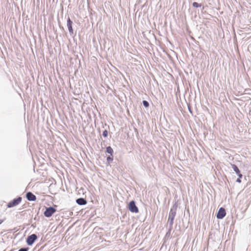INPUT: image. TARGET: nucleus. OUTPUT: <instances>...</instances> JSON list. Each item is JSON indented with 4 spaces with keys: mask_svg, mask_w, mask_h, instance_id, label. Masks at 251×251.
<instances>
[{
    "mask_svg": "<svg viewBox=\"0 0 251 251\" xmlns=\"http://www.w3.org/2000/svg\"><path fill=\"white\" fill-rule=\"evenodd\" d=\"M174 220L173 219L168 218V223L169 225V231H171L173 228V225L174 224Z\"/></svg>",
    "mask_w": 251,
    "mask_h": 251,
    "instance_id": "9d476101",
    "label": "nucleus"
},
{
    "mask_svg": "<svg viewBox=\"0 0 251 251\" xmlns=\"http://www.w3.org/2000/svg\"><path fill=\"white\" fill-rule=\"evenodd\" d=\"M237 175L238 176V178H241L243 177V175L239 172V174H237Z\"/></svg>",
    "mask_w": 251,
    "mask_h": 251,
    "instance_id": "6ab92c4d",
    "label": "nucleus"
},
{
    "mask_svg": "<svg viewBox=\"0 0 251 251\" xmlns=\"http://www.w3.org/2000/svg\"><path fill=\"white\" fill-rule=\"evenodd\" d=\"M128 208L129 210L132 213H137L139 212L138 208L134 201H132L129 202Z\"/></svg>",
    "mask_w": 251,
    "mask_h": 251,
    "instance_id": "f03ea898",
    "label": "nucleus"
},
{
    "mask_svg": "<svg viewBox=\"0 0 251 251\" xmlns=\"http://www.w3.org/2000/svg\"><path fill=\"white\" fill-rule=\"evenodd\" d=\"M231 166L232 168L233 169V170H234V171L235 172V173L236 174H239V172H240V171L239 170V168L236 165L231 164Z\"/></svg>",
    "mask_w": 251,
    "mask_h": 251,
    "instance_id": "9b49d317",
    "label": "nucleus"
},
{
    "mask_svg": "<svg viewBox=\"0 0 251 251\" xmlns=\"http://www.w3.org/2000/svg\"><path fill=\"white\" fill-rule=\"evenodd\" d=\"M76 202L79 205H84L87 203V201L84 198H80L76 200Z\"/></svg>",
    "mask_w": 251,
    "mask_h": 251,
    "instance_id": "1a4fd4ad",
    "label": "nucleus"
},
{
    "mask_svg": "<svg viewBox=\"0 0 251 251\" xmlns=\"http://www.w3.org/2000/svg\"><path fill=\"white\" fill-rule=\"evenodd\" d=\"M29 248L28 247H24L20 249L18 251H28Z\"/></svg>",
    "mask_w": 251,
    "mask_h": 251,
    "instance_id": "2eb2a0df",
    "label": "nucleus"
},
{
    "mask_svg": "<svg viewBox=\"0 0 251 251\" xmlns=\"http://www.w3.org/2000/svg\"><path fill=\"white\" fill-rule=\"evenodd\" d=\"M56 209L55 208L52 206H50L46 208L44 214L45 217L49 218L53 214V213L56 212Z\"/></svg>",
    "mask_w": 251,
    "mask_h": 251,
    "instance_id": "7ed1b4c3",
    "label": "nucleus"
},
{
    "mask_svg": "<svg viewBox=\"0 0 251 251\" xmlns=\"http://www.w3.org/2000/svg\"><path fill=\"white\" fill-rule=\"evenodd\" d=\"M188 110L190 112V113H192V111L191 110V106L189 104H188Z\"/></svg>",
    "mask_w": 251,
    "mask_h": 251,
    "instance_id": "a211bd4d",
    "label": "nucleus"
},
{
    "mask_svg": "<svg viewBox=\"0 0 251 251\" xmlns=\"http://www.w3.org/2000/svg\"><path fill=\"white\" fill-rule=\"evenodd\" d=\"M26 198L29 201H34L36 200V197L31 192H28L26 194Z\"/></svg>",
    "mask_w": 251,
    "mask_h": 251,
    "instance_id": "6e6552de",
    "label": "nucleus"
},
{
    "mask_svg": "<svg viewBox=\"0 0 251 251\" xmlns=\"http://www.w3.org/2000/svg\"><path fill=\"white\" fill-rule=\"evenodd\" d=\"M106 151L110 154L111 156H113V150L110 146H108L106 148Z\"/></svg>",
    "mask_w": 251,
    "mask_h": 251,
    "instance_id": "f8f14e48",
    "label": "nucleus"
},
{
    "mask_svg": "<svg viewBox=\"0 0 251 251\" xmlns=\"http://www.w3.org/2000/svg\"><path fill=\"white\" fill-rule=\"evenodd\" d=\"M238 183H241V178H238L237 179H236V181Z\"/></svg>",
    "mask_w": 251,
    "mask_h": 251,
    "instance_id": "aec40b11",
    "label": "nucleus"
},
{
    "mask_svg": "<svg viewBox=\"0 0 251 251\" xmlns=\"http://www.w3.org/2000/svg\"><path fill=\"white\" fill-rule=\"evenodd\" d=\"M177 208V204L176 202H175V203L173 205L172 207L170 209L168 218L173 219H175V217L176 215Z\"/></svg>",
    "mask_w": 251,
    "mask_h": 251,
    "instance_id": "39448f33",
    "label": "nucleus"
},
{
    "mask_svg": "<svg viewBox=\"0 0 251 251\" xmlns=\"http://www.w3.org/2000/svg\"><path fill=\"white\" fill-rule=\"evenodd\" d=\"M37 236L35 234H32L27 236L26 242L28 246H32L34 242L37 240Z\"/></svg>",
    "mask_w": 251,
    "mask_h": 251,
    "instance_id": "20e7f679",
    "label": "nucleus"
},
{
    "mask_svg": "<svg viewBox=\"0 0 251 251\" xmlns=\"http://www.w3.org/2000/svg\"><path fill=\"white\" fill-rule=\"evenodd\" d=\"M142 103H143V106L146 108L148 107L150 105L149 102L147 100H143L142 101Z\"/></svg>",
    "mask_w": 251,
    "mask_h": 251,
    "instance_id": "4468645a",
    "label": "nucleus"
},
{
    "mask_svg": "<svg viewBox=\"0 0 251 251\" xmlns=\"http://www.w3.org/2000/svg\"><path fill=\"white\" fill-rule=\"evenodd\" d=\"M3 222V220H0V225Z\"/></svg>",
    "mask_w": 251,
    "mask_h": 251,
    "instance_id": "412c9836",
    "label": "nucleus"
},
{
    "mask_svg": "<svg viewBox=\"0 0 251 251\" xmlns=\"http://www.w3.org/2000/svg\"><path fill=\"white\" fill-rule=\"evenodd\" d=\"M192 5L194 7H196V8H198V7H201V4H200V3H199L197 2H194L193 3H192Z\"/></svg>",
    "mask_w": 251,
    "mask_h": 251,
    "instance_id": "ddd939ff",
    "label": "nucleus"
},
{
    "mask_svg": "<svg viewBox=\"0 0 251 251\" xmlns=\"http://www.w3.org/2000/svg\"><path fill=\"white\" fill-rule=\"evenodd\" d=\"M106 160L109 162L112 161L113 160V156H107Z\"/></svg>",
    "mask_w": 251,
    "mask_h": 251,
    "instance_id": "f3484780",
    "label": "nucleus"
},
{
    "mask_svg": "<svg viewBox=\"0 0 251 251\" xmlns=\"http://www.w3.org/2000/svg\"><path fill=\"white\" fill-rule=\"evenodd\" d=\"M72 24H73V22L71 21L70 18L69 17H68L67 19V25L69 33L71 35H72L74 34V31H73V29L72 27Z\"/></svg>",
    "mask_w": 251,
    "mask_h": 251,
    "instance_id": "0eeeda50",
    "label": "nucleus"
},
{
    "mask_svg": "<svg viewBox=\"0 0 251 251\" xmlns=\"http://www.w3.org/2000/svg\"><path fill=\"white\" fill-rule=\"evenodd\" d=\"M22 200V198L21 197H19L17 198L13 199L12 201H10L9 203H8L7 206L8 208H11L14 206L18 205Z\"/></svg>",
    "mask_w": 251,
    "mask_h": 251,
    "instance_id": "f257e3e1",
    "label": "nucleus"
},
{
    "mask_svg": "<svg viewBox=\"0 0 251 251\" xmlns=\"http://www.w3.org/2000/svg\"><path fill=\"white\" fill-rule=\"evenodd\" d=\"M226 212L225 209L223 207H221L219 208L217 214V218L218 219H222L226 216Z\"/></svg>",
    "mask_w": 251,
    "mask_h": 251,
    "instance_id": "423d86ee",
    "label": "nucleus"
},
{
    "mask_svg": "<svg viewBox=\"0 0 251 251\" xmlns=\"http://www.w3.org/2000/svg\"><path fill=\"white\" fill-rule=\"evenodd\" d=\"M102 136L104 137H107L108 136V131L107 130H104L102 132Z\"/></svg>",
    "mask_w": 251,
    "mask_h": 251,
    "instance_id": "dca6fc26",
    "label": "nucleus"
}]
</instances>
